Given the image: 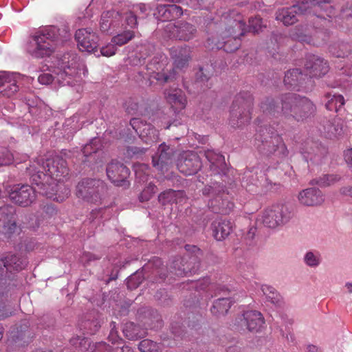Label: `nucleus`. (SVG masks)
I'll use <instances>...</instances> for the list:
<instances>
[{
	"label": "nucleus",
	"instance_id": "obj_1",
	"mask_svg": "<svg viewBox=\"0 0 352 352\" xmlns=\"http://www.w3.org/2000/svg\"><path fill=\"white\" fill-rule=\"evenodd\" d=\"M67 175L65 160L55 155L47 159L31 177L33 183L39 187L41 194L54 201L62 202L70 194L69 188L64 184Z\"/></svg>",
	"mask_w": 352,
	"mask_h": 352
},
{
	"label": "nucleus",
	"instance_id": "obj_2",
	"mask_svg": "<svg viewBox=\"0 0 352 352\" xmlns=\"http://www.w3.org/2000/svg\"><path fill=\"white\" fill-rule=\"evenodd\" d=\"M49 72L38 76L39 83L45 85L73 86L80 82L87 74L84 63L73 52L56 58L50 65Z\"/></svg>",
	"mask_w": 352,
	"mask_h": 352
},
{
	"label": "nucleus",
	"instance_id": "obj_3",
	"mask_svg": "<svg viewBox=\"0 0 352 352\" xmlns=\"http://www.w3.org/2000/svg\"><path fill=\"white\" fill-rule=\"evenodd\" d=\"M212 23L217 25L221 30L222 39L229 37V39L220 42L216 38H208L207 45L211 49H222L227 52H232L240 46L239 37L245 34V23L239 12L235 10L228 12H219L218 14L212 19Z\"/></svg>",
	"mask_w": 352,
	"mask_h": 352
},
{
	"label": "nucleus",
	"instance_id": "obj_4",
	"mask_svg": "<svg viewBox=\"0 0 352 352\" xmlns=\"http://www.w3.org/2000/svg\"><path fill=\"white\" fill-rule=\"evenodd\" d=\"M151 48L149 45H141L138 47V50L135 52H132L131 54L126 59V65H131L133 66H138L140 67L136 69L138 73V76H136V80H145L149 82V85H152L153 81L152 79H155L160 83H164L169 81L173 78V72L167 73L168 71L166 69L168 65V58L164 54H156L152 60L146 65H142V59H145L144 55L147 56L148 51Z\"/></svg>",
	"mask_w": 352,
	"mask_h": 352
},
{
	"label": "nucleus",
	"instance_id": "obj_5",
	"mask_svg": "<svg viewBox=\"0 0 352 352\" xmlns=\"http://www.w3.org/2000/svg\"><path fill=\"white\" fill-rule=\"evenodd\" d=\"M311 12L318 18H331L334 15V8L327 0H300L296 5L278 10L276 19L284 25H289L296 21L298 15Z\"/></svg>",
	"mask_w": 352,
	"mask_h": 352
},
{
	"label": "nucleus",
	"instance_id": "obj_6",
	"mask_svg": "<svg viewBox=\"0 0 352 352\" xmlns=\"http://www.w3.org/2000/svg\"><path fill=\"white\" fill-rule=\"evenodd\" d=\"M261 108L264 113L273 115L281 110L283 114H290L298 120L311 115L315 109L314 104L308 98L295 94H285L281 100V107L276 106L272 99H267L261 103Z\"/></svg>",
	"mask_w": 352,
	"mask_h": 352
},
{
	"label": "nucleus",
	"instance_id": "obj_7",
	"mask_svg": "<svg viewBox=\"0 0 352 352\" xmlns=\"http://www.w3.org/2000/svg\"><path fill=\"white\" fill-rule=\"evenodd\" d=\"M60 35V30L56 26L39 29L26 44V52L36 58L50 56L55 50L56 41L59 39Z\"/></svg>",
	"mask_w": 352,
	"mask_h": 352
},
{
	"label": "nucleus",
	"instance_id": "obj_8",
	"mask_svg": "<svg viewBox=\"0 0 352 352\" xmlns=\"http://www.w3.org/2000/svg\"><path fill=\"white\" fill-rule=\"evenodd\" d=\"M255 140L261 142V144L256 142V144L261 151L274 153L280 158H284L288 154L282 138L276 132L271 131L266 127H260L256 134Z\"/></svg>",
	"mask_w": 352,
	"mask_h": 352
},
{
	"label": "nucleus",
	"instance_id": "obj_9",
	"mask_svg": "<svg viewBox=\"0 0 352 352\" xmlns=\"http://www.w3.org/2000/svg\"><path fill=\"white\" fill-rule=\"evenodd\" d=\"M291 218L292 212L287 206L276 204L264 210L258 221L265 227L276 228L289 222Z\"/></svg>",
	"mask_w": 352,
	"mask_h": 352
},
{
	"label": "nucleus",
	"instance_id": "obj_10",
	"mask_svg": "<svg viewBox=\"0 0 352 352\" xmlns=\"http://www.w3.org/2000/svg\"><path fill=\"white\" fill-rule=\"evenodd\" d=\"M104 188L102 181L94 179H84L78 182L76 195L82 200L88 202L97 201L99 193Z\"/></svg>",
	"mask_w": 352,
	"mask_h": 352
},
{
	"label": "nucleus",
	"instance_id": "obj_11",
	"mask_svg": "<svg viewBox=\"0 0 352 352\" xmlns=\"http://www.w3.org/2000/svg\"><path fill=\"white\" fill-rule=\"evenodd\" d=\"M11 201L22 207H27L36 199L35 190L29 185L15 184L6 188Z\"/></svg>",
	"mask_w": 352,
	"mask_h": 352
},
{
	"label": "nucleus",
	"instance_id": "obj_12",
	"mask_svg": "<svg viewBox=\"0 0 352 352\" xmlns=\"http://www.w3.org/2000/svg\"><path fill=\"white\" fill-rule=\"evenodd\" d=\"M164 31L165 36L168 38L189 41L194 37L196 28L186 22L176 23L169 21L164 26Z\"/></svg>",
	"mask_w": 352,
	"mask_h": 352
},
{
	"label": "nucleus",
	"instance_id": "obj_13",
	"mask_svg": "<svg viewBox=\"0 0 352 352\" xmlns=\"http://www.w3.org/2000/svg\"><path fill=\"white\" fill-rule=\"evenodd\" d=\"M75 37L80 50L88 53H98V36L89 28L79 29Z\"/></svg>",
	"mask_w": 352,
	"mask_h": 352
},
{
	"label": "nucleus",
	"instance_id": "obj_14",
	"mask_svg": "<svg viewBox=\"0 0 352 352\" xmlns=\"http://www.w3.org/2000/svg\"><path fill=\"white\" fill-rule=\"evenodd\" d=\"M177 168L186 175L197 173L201 167V162L197 153L192 151L183 152L177 161Z\"/></svg>",
	"mask_w": 352,
	"mask_h": 352
},
{
	"label": "nucleus",
	"instance_id": "obj_15",
	"mask_svg": "<svg viewBox=\"0 0 352 352\" xmlns=\"http://www.w3.org/2000/svg\"><path fill=\"white\" fill-rule=\"evenodd\" d=\"M251 104L252 96L249 93H240L236 96L232 104L231 114L232 116H234V111H236V107L237 109H240V115L237 120V124L239 126L245 124V122L250 120V110H246L245 107L249 108Z\"/></svg>",
	"mask_w": 352,
	"mask_h": 352
},
{
	"label": "nucleus",
	"instance_id": "obj_16",
	"mask_svg": "<svg viewBox=\"0 0 352 352\" xmlns=\"http://www.w3.org/2000/svg\"><path fill=\"white\" fill-rule=\"evenodd\" d=\"M185 248L186 251L188 252H192L193 254H195L194 256H192L190 258V261L189 264L186 263L187 265L186 267H184L185 265L183 264V262L184 261V259H177V261H175L170 268V272L173 273L177 276H186L188 273H195L197 270L198 266H192L190 267V264L192 263H195L197 261V258L198 256L201 254L199 248H198L195 245H186L185 246Z\"/></svg>",
	"mask_w": 352,
	"mask_h": 352
},
{
	"label": "nucleus",
	"instance_id": "obj_17",
	"mask_svg": "<svg viewBox=\"0 0 352 352\" xmlns=\"http://www.w3.org/2000/svg\"><path fill=\"white\" fill-rule=\"evenodd\" d=\"M220 188L219 184H215L214 186H206L203 190L204 195L215 196L214 199L210 201V207L214 210L219 209L218 212L224 214L228 213L233 208V204L223 198V195H220Z\"/></svg>",
	"mask_w": 352,
	"mask_h": 352
},
{
	"label": "nucleus",
	"instance_id": "obj_18",
	"mask_svg": "<svg viewBox=\"0 0 352 352\" xmlns=\"http://www.w3.org/2000/svg\"><path fill=\"white\" fill-rule=\"evenodd\" d=\"M22 78L19 73L0 71V87H3V94L8 97L14 95L19 89L18 83Z\"/></svg>",
	"mask_w": 352,
	"mask_h": 352
},
{
	"label": "nucleus",
	"instance_id": "obj_19",
	"mask_svg": "<svg viewBox=\"0 0 352 352\" xmlns=\"http://www.w3.org/2000/svg\"><path fill=\"white\" fill-rule=\"evenodd\" d=\"M131 126L145 142H155L158 140V131L150 124L144 123L138 118L130 122Z\"/></svg>",
	"mask_w": 352,
	"mask_h": 352
},
{
	"label": "nucleus",
	"instance_id": "obj_20",
	"mask_svg": "<svg viewBox=\"0 0 352 352\" xmlns=\"http://www.w3.org/2000/svg\"><path fill=\"white\" fill-rule=\"evenodd\" d=\"M0 226L2 232L8 236L17 231L14 210L12 206L0 208Z\"/></svg>",
	"mask_w": 352,
	"mask_h": 352
},
{
	"label": "nucleus",
	"instance_id": "obj_21",
	"mask_svg": "<svg viewBox=\"0 0 352 352\" xmlns=\"http://www.w3.org/2000/svg\"><path fill=\"white\" fill-rule=\"evenodd\" d=\"M129 175V168L120 162H112L107 167L108 178L116 186H122Z\"/></svg>",
	"mask_w": 352,
	"mask_h": 352
},
{
	"label": "nucleus",
	"instance_id": "obj_22",
	"mask_svg": "<svg viewBox=\"0 0 352 352\" xmlns=\"http://www.w3.org/2000/svg\"><path fill=\"white\" fill-rule=\"evenodd\" d=\"M172 150L165 144L160 145L157 152L152 156V162L155 168L162 174L167 171L168 164L170 163Z\"/></svg>",
	"mask_w": 352,
	"mask_h": 352
},
{
	"label": "nucleus",
	"instance_id": "obj_23",
	"mask_svg": "<svg viewBox=\"0 0 352 352\" xmlns=\"http://www.w3.org/2000/svg\"><path fill=\"white\" fill-rule=\"evenodd\" d=\"M306 80L311 82L307 74H302L298 69H294L285 74L284 83L288 89L306 91L307 87L303 85Z\"/></svg>",
	"mask_w": 352,
	"mask_h": 352
},
{
	"label": "nucleus",
	"instance_id": "obj_24",
	"mask_svg": "<svg viewBox=\"0 0 352 352\" xmlns=\"http://www.w3.org/2000/svg\"><path fill=\"white\" fill-rule=\"evenodd\" d=\"M305 71L309 78L321 77L329 71L327 61L316 56H311L305 65Z\"/></svg>",
	"mask_w": 352,
	"mask_h": 352
},
{
	"label": "nucleus",
	"instance_id": "obj_25",
	"mask_svg": "<svg viewBox=\"0 0 352 352\" xmlns=\"http://www.w3.org/2000/svg\"><path fill=\"white\" fill-rule=\"evenodd\" d=\"M121 19V15L115 10L104 12L100 20V31L104 33H111L119 26Z\"/></svg>",
	"mask_w": 352,
	"mask_h": 352
},
{
	"label": "nucleus",
	"instance_id": "obj_26",
	"mask_svg": "<svg viewBox=\"0 0 352 352\" xmlns=\"http://www.w3.org/2000/svg\"><path fill=\"white\" fill-rule=\"evenodd\" d=\"M166 100L171 105L175 113L184 110L187 104L185 94L180 89H170L164 93Z\"/></svg>",
	"mask_w": 352,
	"mask_h": 352
},
{
	"label": "nucleus",
	"instance_id": "obj_27",
	"mask_svg": "<svg viewBox=\"0 0 352 352\" xmlns=\"http://www.w3.org/2000/svg\"><path fill=\"white\" fill-rule=\"evenodd\" d=\"M243 318L245 325L250 331L258 332L264 327V318L258 311H247L243 314Z\"/></svg>",
	"mask_w": 352,
	"mask_h": 352
},
{
	"label": "nucleus",
	"instance_id": "obj_28",
	"mask_svg": "<svg viewBox=\"0 0 352 352\" xmlns=\"http://www.w3.org/2000/svg\"><path fill=\"white\" fill-rule=\"evenodd\" d=\"M324 199L322 192L316 188H307L298 195L300 204L308 206L319 205L324 201Z\"/></svg>",
	"mask_w": 352,
	"mask_h": 352
},
{
	"label": "nucleus",
	"instance_id": "obj_29",
	"mask_svg": "<svg viewBox=\"0 0 352 352\" xmlns=\"http://www.w3.org/2000/svg\"><path fill=\"white\" fill-rule=\"evenodd\" d=\"M3 260L8 274L19 272L25 269L28 265L27 259L19 253H10Z\"/></svg>",
	"mask_w": 352,
	"mask_h": 352
},
{
	"label": "nucleus",
	"instance_id": "obj_30",
	"mask_svg": "<svg viewBox=\"0 0 352 352\" xmlns=\"http://www.w3.org/2000/svg\"><path fill=\"white\" fill-rule=\"evenodd\" d=\"M190 48L186 45L174 46L170 50V56L177 68L184 67L188 63L190 59Z\"/></svg>",
	"mask_w": 352,
	"mask_h": 352
},
{
	"label": "nucleus",
	"instance_id": "obj_31",
	"mask_svg": "<svg viewBox=\"0 0 352 352\" xmlns=\"http://www.w3.org/2000/svg\"><path fill=\"white\" fill-rule=\"evenodd\" d=\"M162 21H171L183 14L182 8L176 4L160 5L157 8V14Z\"/></svg>",
	"mask_w": 352,
	"mask_h": 352
},
{
	"label": "nucleus",
	"instance_id": "obj_32",
	"mask_svg": "<svg viewBox=\"0 0 352 352\" xmlns=\"http://www.w3.org/2000/svg\"><path fill=\"white\" fill-rule=\"evenodd\" d=\"M212 228L214 238L217 241H222L231 232L232 225L230 221L221 219L214 221Z\"/></svg>",
	"mask_w": 352,
	"mask_h": 352
},
{
	"label": "nucleus",
	"instance_id": "obj_33",
	"mask_svg": "<svg viewBox=\"0 0 352 352\" xmlns=\"http://www.w3.org/2000/svg\"><path fill=\"white\" fill-rule=\"evenodd\" d=\"M302 262L307 267L316 269L322 262L321 253L315 249L309 250L304 253Z\"/></svg>",
	"mask_w": 352,
	"mask_h": 352
},
{
	"label": "nucleus",
	"instance_id": "obj_34",
	"mask_svg": "<svg viewBox=\"0 0 352 352\" xmlns=\"http://www.w3.org/2000/svg\"><path fill=\"white\" fill-rule=\"evenodd\" d=\"M185 193L181 190H168L162 192L159 197V201L163 205L171 203H180L184 199Z\"/></svg>",
	"mask_w": 352,
	"mask_h": 352
},
{
	"label": "nucleus",
	"instance_id": "obj_35",
	"mask_svg": "<svg viewBox=\"0 0 352 352\" xmlns=\"http://www.w3.org/2000/svg\"><path fill=\"white\" fill-rule=\"evenodd\" d=\"M327 102L326 107L329 111L338 112L339 109L344 104V98L340 94H328L327 95Z\"/></svg>",
	"mask_w": 352,
	"mask_h": 352
},
{
	"label": "nucleus",
	"instance_id": "obj_36",
	"mask_svg": "<svg viewBox=\"0 0 352 352\" xmlns=\"http://www.w3.org/2000/svg\"><path fill=\"white\" fill-rule=\"evenodd\" d=\"M232 304L229 298H219L214 302L211 311L214 315H224Z\"/></svg>",
	"mask_w": 352,
	"mask_h": 352
},
{
	"label": "nucleus",
	"instance_id": "obj_37",
	"mask_svg": "<svg viewBox=\"0 0 352 352\" xmlns=\"http://www.w3.org/2000/svg\"><path fill=\"white\" fill-rule=\"evenodd\" d=\"M307 28L302 25L297 26L290 32V36L295 40L302 43H311V38L308 34Z\"/></svg>",
	"mask_w": 352,
	"mask_h": 352
},
{
	"label": "nucleus",
	"instance_id": "obj_38",
	"mask_svg": "<svg viewBox=\"0 0 352 352\" xmlns=\"http://www.w3.org/2000/svg\"><path fill=\"white\" fill-rule=\"evenodd\" d=\"M206 157L208 159V160L210 162V168H221L225 163V158L224 156L220 154L218 152H216L214 151H208L206 153Z\"/></svg>",
	"mask_w": 352,
	"mask_h": 352
},
{
	"label": "nucleus",
	"instance_id": "obj_39",
	"mask_svg": "<svg viewBox=\"0 0 352 352\" xmlns=\"http://www.w3.org/2000/svg\"><path fill=\"white\" fill-rule=\"evenodd\" d=\"M134 37V32L131 30H124L120 33L117 34L111 38V42L113 43L116 46L120 47L129 41H130Z\"/></svg>",
	"mask_w": 352,
	"mask_h": 352
},
{
	"label": "nucleus",
	"instance_id": "obj_40",
	"mask_svg": "<svg viewBox=\"0 0 352 352\" xmlns=\"http://www.w3.org/2000/svg\"><path fill=\"white\" fill-rule=\"evenodd\" d=\"M340 179V177L336 175H324L319 179H314L311 181V184H316L320 187L331 186Z\"/></svg>",
	"mask_w": 352,
	"mask_h": 352
},
{
	"label": "nucleus",
	"instance_id": "obj_41",
	"mask_svg": "<svg viewBox=\"0 0 352 352\" xmlns=\"http://www.w3.org/2000/svg\"><path fill=\"white\" fill-rule=\"evenodd\" d=\"M101 140L99 138H93L89 143L85 145L82 148V153L86 158L92 153H96L100 148Z\"/></svg>",
	"mask_w": 352,
	"mask_h": 352
},
{
	"label": "nucleus",
	"instance_id": "obj_42",
	"mask_svg": "<svg viewBox=\"0 0 352 352\" xmlns=\"http://www.w3.org/2000/svg\"><path fill=\"white\" fill-rule=\"evenodd\" d=\"M135 177L141 182L147 181L149 173V168L148 165L144 164H135L133 166Z\"/></svg>",
	"mask_w": 352,
	"mask_h": 352
},
{
	"label": "nucleus",
	"instance_id": "obj_43",
	"mask_svg": "<svg viewBox=\"0 0 352 352\" xmlns=\"http://www.w3.org/2000/svg\"><path fill=\"white\" fill-rule=\"evenodd\" d=\"M13 161L12 153L7 147L0 146V166L10 165Z\"/></svg>",
	"mask_w": 352,
	"mask_h": 352
},
{
	"label": "nucleus",
	"instance_id": "obj_44",
	"mask_svg": "<svg viewBox=\"0 0 352 352\" xmlns=\"http://www.w3.org/2000/svg\"><path fill=\"white\" fill-rule=\"evenodd\" d=\"M138 348L142 352H157L160 346L156 342L146 339L140 342Z\"/></svg>",
	"mask_w": 352,
	"mask_h": 352
},
{
	"label": "nucleus",
	"instance_id": "obj_45",
	"mask_svg": "<svg viewBox=\"0 0 352 352\" xmlns=\"http://www.w3.org/2000/svg\"><path fill=\"white\" fill-rule=\"evenodd\" d=\"M118 47L116 45L111 41L107 44L104 46H102L100 52L98 50V53H96L95 55L98 57L100 56L109 57L114 55L117 52Z\"/></svg>",
	"mask_w": 352,
	"mask_h": 352
},
{
	"label": "nucleus",
	"instance_id": "obj_46",
	"mask_svg": "<svg viewBox=\"0 0 352 352\" xmlns=\"http://www.w3.org/2000/svg\"><path fill=\"white\" fill-rule=\"evenodd\" d=\"M98 349L102 351L104 349V352H133L131 347L127 345H123L122 346H116L113 348L109 345H107L105 343H99Z\"/></svg>",
	"mask_w": 352,
	"mask_h": 352
},
{
	"label": "nucleus",
	"instance_id": "obj_47",
	"mask_svg": "<svg viewBox=\"0 0 352 352\" xmlns=\"http://www.w3.org/2000/svg\"><path fill=\"white\" fill-rule=\"evenodd\" d=\"M261 289L266 298L271 301L272 303H275L277 301V293L274 287L270 285H261Z\"/></svg>",
	"mask_w": 352,
	"mask_h": 352
},
{
	"label": "nucleus",
	"instance_id": "obj_48",
	"mask_svg": "<svg viewBox=\"0 0 352 352\" xmlns=\"http://www.w3.org/2000/svg\"><path fill=\"white\" fill-rule=\"evenodd\" d=\"M324 130L329 138L338 137L342 133V127L339 123L336 124H328L327 126L324 127Z\"/></svg>",
	"mask_w": 352,
	"mask_h": 352
},
{
	"label": "nucleus",
	"instance_id": "obj_49",
	"mask_svg": "<svg viewBox=\"0 0 352 352\" xmlns=\"http://www.w3.org/2000/svg\"><path fill=\"white\" fill-rule=\"evenodd\" d=\"M141 273L142 272H137L129 277L126 281V285L130 289L136 288L142 283V278L140 277Z\"/></svg>",
	"mask_w": 352,
	"mask_h": 352
},
{
	"label": "nucleus",
	"instance_id": "obj_50",
	"mask_svg": "<svg viewBox=\"0 0 352 352\" xmlns=\"http://www.w3.org/2000/svg\"><path fill=\"white\" fill-rule=\"evenodd\" d=\"M156 192V186L151 184L149 185L142 192L140 196V201H144L148 200L153 194Z\"/></svg>",
	"mask_w": 352,
	"mask_h": 352
},
{
	"label": "nucleus",
	"instance_id": "obj_51",
	"mask_svg": "<svg viewBox=\"0 0 352 352\" xmlns=\"http://www.w3.org/2000/svg\"><path fill=\"white\" fill-rule=\"evenodd\" d=\"M250 30L253 31L254 32H258L263 27L262 20L259 17H255L250 19L249 20V25Z\"/></svg>",
	"mask_w": 352,
	"mask_h": 352
},
{
	"label": "nucleus",
	"instance_id": "obj_52",
	"mask_svg": "<svg viewBox=\"0 0 352 352\" xmlns=\"http://www.w3.org/2000/svg\"><path fill=\"white\" fill-rule=\"evenodd\" d=\"M135 326L133 323H129L126 325L123 329V333L130 340H133L138 338V334L135 332Z\"/></svg>",
	"mask_w": 352,
	"mask_h": 352
},
{
	"label": "nucleus",
	"instance_id": "obj_53",
	"mask_svg": "<svg viewBox=\"0 0 352 352\" xmlns=\"http://www.w3.org/2000/svg\"><path fill=\"white\" fill-rule=\"evenodd\" d=\"M146 11L147 6L145 4L140 3L133 7V12L139 18H144Z\"/></svg>",
	"mask_w": 352,
	"mask_h": 352
},
{
	"label": "nucleus",
	"instance_id": "obj_54",
	"mask_svg": "<svg viewBox=\"0 0 352 352\" xmlns=\"http://www.w3.org/2000/svg\"><path fill=\"white\" fill-rule=\"evenodd\" d=\"M137 18L138 16L133 11L130 12L126 17V22L127 25L131 28H135L137 25Z\"/></svg>",
	"mask_w": 352,
	"mask_h": 352
},
{
	"label": "nucleus",
	"instance_id": "obj_55",
	"mask_svg": "<svg viewBox=\"0 0 352 352\" xmlns=\"http://www.w3.org/2000/svg\"><path fill=\"white\" fill-rule=\"evenodd\" d=\"M89 342V340L86 338H82L80 339L79 337L77 338H73L70 340V343L75 346L76 347H78V344H79L80 346H82V345H85Z\"/></svg>",
	"mask_w": 352,
	"mask_h": 352
},
{
	"label": "nucleus",
	"instance_id": "obj_56",
	"mask_svg": "<svg viewBox=\"0 0 352 352\" xmlns=\"http://www.w3.org/2000/svg\"><path fill=\"white\" fill-rule=\"evenodd\" d=\"M111 326L112 327V329L110 332V334L109 336V340L110 342H111L113 344H116L117 342H118V340H119V338L117 335V332L116 331H114V327H115V322H112L111 324Z\"/></svg>",
	"mask_w": 352,
	"mask_h": 352
},
{
	"label": "nucleus",
	"instance_id": "obj_57",
	"mask_svg": "<svg viewBox=\"0 0 352 352\" xmlns=\"http://www.w3.org/2000/svg\"><path fill=\"white\" fill-rule=\"evenodd\" d=\"M344 157L346 163L352 167V148H349L344 151Z\"/></svg>",
	"mask_w": 352,
	"mask_h": 352
},
{
	"label": "nucleus",
	"instance_id": "obj_58",
	"mask_svg": "<svg viewBox=\"0 0 352 352\" xmlns=\"http://www.w3.org/2000/svg\"><path fill=\"white\" fill-rule=\"evenodd\" d=\"M146 151V148H138V147H131L130 148L128 149V153H129V155H139L143 153H145V151Z\"/></svg>",
	"mask_w": 352,
	"mask_h": 352
},
{
	"label": "nucleus",
	"instance_id": "obj_59",
	"mask_svg": "<svg viewBox=\"0 0 352 352\" xmlns=\"http://www.w3.org/2000/svg\"><path fill=\"white\" fill-rule=\"evenodd\" d=\"M91 324H93L94 328H91L90 327L87 331V333L94 334L98 331V328L100 327L99 323L97 321H93L91 322L85 323L86 327L87 325L91 326Z\"/></svg>",
	"mask_w": 352,
	"mask_h": 352
},
{
	"label": "nucleus",
	"instance_id": "obj_60",
	"mask_svg": "<svg viewBox=\"0 0 352 352\" xmlns=\"http://www.w3.org/2000/svg\"><path fill=\"white\" fill-rule=\"evenodd\" d=\"M96 1V0H92L90 4L87 7L85 10V14L87 15V17H91L93 16L94 9L95 8Z\"/></svg>",
	"mask_w": 352,
	"mask_h": 352
},
{
	"label": "nucleus",
	"instance_id": "obj_61",
	"mask_svg": "<svg viewBox=\"0 0 352 352\" xmlns=\"http://www.w3.org/2000/svg\"><path fill=\"white\" fill-rule=\"evenodd\" d=\"M9 277L3 258L0 259V278L2 277Z\"/></svg>",
	"mask_w": 352,
	"mask_h": 352
},
{
	"label": "nucleus",
	"instance_id": "obj_62",
	"mask_svg": "<svg viewBox=\"0 0 352 352\" xmlns=\"http://www.w3.org/2000/svg\"><path fill=\"white\" fill-rule=\"evenodd\" d=\"M340 47H342L341 51H338L337 52L331 51L332 54L336 57H344L345 56H347V54H349V52L348 51L343 52V50L344 49L346 50V49L349 48V47L346 45H342Z\"/></svg>",
	"mask_w": 352,
	"mask_h": 352
},
{
	"label": "nucleus",
	"instance_id": "obj_63",
	"mask_svg": "<svg viewBox=\"0 0 352 352\" xmlns=\"http://www.w3.org/2000/svg\"><path fill=\"white\" fill-rule=\"evenodd\" d=\"M340 193L352 197V186H344L340 189Z\"/></svg>",
	"mask_w": 352,
	"mask_h": 352
},
{
	"label": "nucleus",
	"instance_id": "obj_64",
	"mask_svg": "<svg viewBox=\"0 0 352 352\" xmlns=\"http://www.w3.org/2000/svg\"><path fill=\"white\" fill-rule=\"evenodd\" d=\"M307 352H322L320 349H319L315 345H309L307 346Z\"/></svg>",
	"mask_w": 352,
	"mask_h": 352
}]
</instances>
